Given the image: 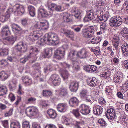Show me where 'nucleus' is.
I'll return each mask as SVG.
<instances>
[{
  "label": "nucleus",
  "instance_id": "obj_2",
  "mask_svg": "<svg viewBox=\"0 0 128 128\" xmlns=\"http://www.w3.org/2000/svg\"><path fill=\"white\" fill-rule=\"evenodd\" d=\"M122 22L125 24H128V17L122 19L119 16H113L110 20V24L112 26L116 28L121 25Z\"/></svg>",
  "mask_w": 128,
  "mask_h": 128
},
{
  "label": "nucleus",
  "instance_id": "obj_37",
  "mask_svg": "<svg viewBox=\"0 0 128 128\" xmlns=\"http://www.w3.org/2000/svg\"><path fill=\"white\" fill-rule=\"evenodd\" d=\"M54 70V65L52 64H50L46 67H45L44 68V72L46 73L48 70L52 71Z\"/></svg>",
  "mask_w": 128,
  "mask_h": 128
},
{
  "label": "nucleus",
  "instance_id": "obj_7",
  "mask_svg": "<svg viewBox=\"0 0 128 128\" xmlns=\"http://www.w3.org/2000/svg\"><path fill=\"white\" fill-rule=\"evenodd\" d=\"M17 50L21 53H24L27 51L28 46L26 44L22 42H18L15 46Z\"/></svg>",
  "mask_w": 128,
  "mask_h": 128
},
{
  "label": "nucleus",
  "instance_id": "obj_4",
  "mask_svg": "<svg viewBox=\"0 0 128 128\" xmlns=\"http://www.w3.org/2000/svg\"><path fill=\"white\" fill-rule=\"evenodd\" d=\"M14 11L16 15H21L25 12V8L23 6L20 4H16L13 7V8H10L6 11L8 12H11Z\"/></svg>",
  "mask_w": 128,
  "mask_h": 128
},
{
  "label": "nucleus",
  "instance_id": "obj_36",
  "mask_svg": "<svg viewBox=\"0 0 128 128\" xmlns=\"http://www.w3.org/2000/svg\"><path fill=\"white\" fill-rule=\"evenodd\" d=\"M64 15L63 19L64 21L66 22H70L72 21V19L70 18V14L66 12L63 13Z\"/></svg>",
  "mask_w": 128,
  "mask_h": 128
},
{
  "label": "nucleus",
  "instance_id": "obj_16",
  "mask_svg": "<svg viewBox=\"0 0 128 128\" xmlns=\"http://www.w3.org/2000/svg\"><path fill=\"white\" fill-rule=\"evenodd\" d=\"M67 104L66 103H59L56 106L57 109L58 111L61 112H66L67 110Z\"/></svg>",
  "mask_w": 128,
  "mask_h": 128
},
{
  "label": "nucleus",
  "instance_id": "obj_43",
  "mask_svg": "<svg viewBox=\"0 0 128 128\" xmlns=\"http://www.w3.org/2000/svg\"><path fill=\"white\" fill-rule=\"evenodd\" d=\"M88 94V91L86 89H82L80 92V96L82 98H85L87 96Z\"/></svg>",
  "mask_w": 128,
  "mask_h": 128
},
{
  "label": "nucleus",
  "instance_id": "obj_31",
  "mask_svg": "<svg viewBox=\"0 0 128 128\" xmlns=\"http://www.w3.org/2000/svg\"><path fill=\"white\" fill-rule=\"evenodd\" d=\"M123 78V75L121 73L118 74L114 78V81L115 82L120 83Z\"/></svg>",
  "mask_w": 128,
  "mask_h": 128
},
{
  "label": "nucleus",
  "instance_id": "obj_3",
  "mask_svg": "<svg viewBox=\"0 0 128 128\" xmlns=\"http://www.w3.org/2000/svg\"><path fill=\"white\" fill-rule=\"evenodd\" d=\"M38 52V49L35 47H30L29 54L27 56H24V58H21L20 60V62L24 64L30 58L32 57H35L34 58L36 59L37 57L36 56Z\"/></svg>",
  "mask_w": 128,
  "mask_h": 128
},
{
  "label": "nucleus",
  "instance_id": "obj_27",
  "mask_svg": "<svg viewBox=\"0 0 128 128\" xmlns=\"http://www.w3.org/2000/svg\"><path fill=\"white\" fill-rule=\"evenodd\" d=\"M59 94L61 96H66L68 94L67 88L65 87H62L60 89Z\"/></svg>",
  "mask_w": 128,
  "mask_h": 128
},
{
  "label": "nucleus",
  "instance_id": "obj_8",
  "mask_svg": "<svg viewBox=\"0 0 128 128\" xmlns=\"http://www.w3.org/2000/svg\"><path fill=\"white\" fill-rule=\"evenodd\" d=\"M50 79L54 86H58L61 82L60 78L59 76L56 74H52L50 76Z\"/></svg>",
  "mask_w": 128,
  "mask_h": 128
},
{
  "label": "nucleus",
  "instance_id": "obj_53",
  "mask_svg": "<svg viewBox=\"0 0 128 128\" xmlns=\"http://www.w3.org/2000/svg\"><path fill=\"white\" fill-rule=\"evenodd\" d=\"M8 62L7 61L4 60H2L0 61V64L2 67H4L8 64Z\"/></svg>",
  "mask_w": 128,
  "mask_h": 128
},
{
  "label": "nucleus",
  "instance_id": "obj_1",
  "mask_svg": "<svg viewBox=\"0 0 128 128\" xmlns=\"http://www.w3.org/2000/svg\"><path fill=\"white\" fill-rule=\"evenodd\" d=\"M44 43L50 45H56L59 43L58 36L54 33L46 34L43 38L40 39L39 44L41 46H43Z\"/></svg>",
  "mask_w": 128,
  "mask_h": 128
},
{
  "label": "nucleus",
  "instance_id": "obj_57",
  "mask_svg": "<svg viewBox=\"0 0 128 128\" xmlns=\"http://www.w3.org/2000/svg\"><path fill=\"white\" fill-rule=\"evenodd\" d=\"M13 111V109L10 108L8 112L5 114V116H10L12 114Z\"/></svg>",
  "mask_w": 128,
  "mask_h": 128
},
{
  "label": "nucleus",
  "instance_id": "obj_25",
  "mask_svg": "<svg viewBox=\"0 0 128 128\" xmlns=\"http://www.w3.org/2000/svg\"><path fill=\"white\" fill-rule=\"evenodd\" d=\"M12 31L14 32L20 34L22 32V29L20 27L16 24H13L12 25Z\"/></svg>",
  "mask_w": 128,
  "mask_h": 128
},
{
  "label": "nucleus",
  "instance_id": "obj_30",
  "mask_svg": "<svg viewBox=\"0 0 128 128\" xmlns=\"http://www.w3.org/2000/svg\"><path fill=\"white\" fill-rule=\"evenodd\" d=\"M39 14L43 17H46L48 15V12L44 8H42L39 9Z\"/></svg>",
  "mask_w": 128,
  "mask_h": 128
},
{
  "label": "nucleus",
  "instance_id": "obj_59",
  "mask_svg": "<svg viewBox=\"0 0 128 128\" xmlns=\"http://www.w3.org/2000/svg\"><path fill=\"white\" fill-rule=\"evenodd\" d=\"M122 34H125L128 33V29L126 27H124L122 29L121 31Z\"/></svg>",
  "mask_w": 128,
  "mask_h": 128
},
{
  "label": "nucleus",
  "instance_id": "obj_5",
  "mask_svg": "<svg viewBox=\"0 0 128 128\" xmlns=\"http://www.w3.org/2000/svg\"><path fill=\"white\" fill-rule=\"evenodd\" d=\"M94 27L93 26H88L86 29L83 30L82 34L84 37L92 38L94 36Z\"/></svg>",
  "mask_w": 128,
  "mask_h": 128
},
{
  "label": "nucleus",
  "instance_id": "obj_32",
  "mask_svg": "<svg viewBox=\"0 0 128 128\" xmlns=\"http://www.w3.org/2000/svg\"><path fill=\"white\" fill-rule=\"evenodd\" d=\"M52 50L49 48H47L45 49L44 52L45 54L42 55V57L44 58H46L48 56V57L50 56L52 54Z\"/></svg>",
  "mask_w": 128,
  "mask_h": 128
},
{
  "label": "nucleus",
  "instance_id": "obj_6",
  "mask_svg": "<svg viewBox=\"0 0 128 128\" xmlns=\"http://www.w3.org/2000/svg\"><path fill=\"white\" fill-rule=\"evenodd\" d=\"M41 32L40 31L34 32L33 33H31L29 34L28 39L32 42H34L42 36V35Z\"/></svg>",
  "mask_w": 128,
  "mask_h": 128
},
{
  "label": "nucleus",
  "instance_id": "obj_15",
  "mask_svg": "<svg viewBox=\"0 0 128 128\" xmlns=\"http://www.w3.org/2000/svg\"><path fill=\"white\" fill-rule=\"evenodd\" d=\"M79 87V83L76 81H73L71 82L69 85L70 90L73 92H76Z\"/></svg>",
  "mask_w": 128,
  "mask_h": 128
},
{
  "label": "nucleus",
  "instance_id": "obj_24",
  "mask_svg": "<svg viewBox=\"0 0 128 128\" xmlns=\"http://www.w3.org/2000/svg\"><path fill=\"white\" fill-rule=\"evenodd\" d=\"M22 79L25 85H30L32 83V81L31 79L29 78L27 76H23L22 78Z\"/></svg>",
  "mask_w": 128,
  "mask_h": 128
},
{
  "label": "nucleus",
  "instance_id": "obj_26",
  "mask_svg": "<svg viewBox=\"0 0 128 128\" xmlns=\"http://www.w3.org/2000/svg\"><path fill=\"white\" fill-rule=\"evenodd\" d=\"M47 24L46 22H40L37 24V28L40 30H45L46 28Z\"/></svg>",
  "mask_w": 128,
  "mask_h": 128
},
{
  "label": "nucleus",
  "instance_id": "obj_50",
  "mask_svg": "<svg viewBox=\"0 0 128 128\" xmlns=\"http://www.w3.org/2000/svg\"><path fill=\"white\" fill-rule=\"evenodd\" d=\"M41 106L42 107L45 108L49 106V104L47 101H42L40 103Z\"/></svg>",
  "mask_w": 128,
  "mask_h": 128
},
{
  "label": "nucleus",
  "instance_id": "obj_17",
  "mask_svg": "<svg viewBox=\"0 0 128 128\" xmlns=\"http://www.w3.org/2000/svg\"><path fill=\"white\" fill-rule=\"evenodd\" d=\"M55 57L58 59L63 58L64 55V51H62L60 49L56 50L54 52Z\"/></svg>",
  "mask_w": 128,
  "mask_h": 128
},
{
  "label": "nucleus",
  "instance_id": "obj_13",
  "mask_svg": "<svg viewBox=\"0 0 128 128\" xmlns=\"http://www.w3.org/2000/svg\"><path fill=\"white\" fill-rule=\"evenodd\" d=\"M79 110L82 114L85 115L88 114L90 112L89 107L84 104H82L80 107Z\"/></svg>",
  "mask_w": 128,
  "mask_h": 128
},
{
  "label": "nucleus",
  "instance_id": "obj_56",
  "mask_svg": "<svg viewBox=\"0 0 128 128\" xmlns=\"http://www.w3.org/2000/svg\"><path fill=\"white\" fill-rule=\"evenodd\" d=\"M106 24L105 23H103L100 25V30L101 31H102L103 32H104V30H105L106 28Z\"/></svg>",
  "mask_w": 128,
  "mask_h": 128
},
{
  "label": "nucleus",
  "instance_id": "obj_48",
  "mask_svg": "<svg viewBox=\"0 0 128 128\" xmlns=\"http://www.w3.org/2000/svg\"><path fill=\"white\" fill-rule=\"evenodd\" d=\"M76 51L75 50H72L70 51L69 55V58L70 59H73L75 57Z\"/></svg>",
  "mask_w": 128,
  "mask_h": 128
},
{
  "label": "nucleus",
  "instance_id": "obj_62",
  "mask_svg": "<svg viewBox=\"0 0 128 128\" xmlns=\"http://www.w3.org/2000/svg\"><path fill=\"white\" fill-rule=\"evenodd\" d=\"M123 6L124 8H126L127 12H128V1H125L123 4Z\"/></svg>",
  "mask_w": 128,
  "mask_h": 128
},
{
  "label": "nucleus",
  "instance_id": "obj_35",
  "mask_svg": "<svg viewBox=\"0 0 128 128\" xmlns=\"http://www.w3.org/2000/svg\"><path fill=\"white\" fill-rule=\"evenodd\" d=\"M8 91L6 86H0V96H2L6 94Z\"/></svg>",
  "mask_w": 128,
  "mask_h": 128
},
{
  "label": "nucleus",
  "instance_id": "obj_33",
  "mask_svg": "<svg viewBox=\"0 0 128 128\" xmlns=\"http://www.w3.org/2000/svg\"><path fill=\"white\" fill-rule=\"evenodd\" d=\"M28 10L30 16L32 17L35 16L36 14L35 9L34 7L31 6H30L28 8Z\"/></svg>",
  "mask_w": 128,
  "mask_h": 128
},
{
  "label": "nucleus",
  "instance_id": "obj_64",
  "mask_svg": "<svg viewBox=\"0 0 128 128\" xmlns=\"http://www.w3.org/2000/svg\"><path fill=\"white\" fill-rule=\"evenodd\" d=\"M32 128H40L39 125L36 123H33L32 124Z\"/></svg>",
  "mask_w": 128,
  "mask_h": 128
},
{
  "label": "nucleus",
  "instance_id": "obj_41",
  "mask_svg": "<svg viewBox=\"0 0 128 128\" xmlns=\"http://www.w3.org/2000/svg\"><path fill=\"white\" fill-rule=\"evenodd\" d=\"M121 89L122 92H125L128 90V80L122 85Z\"/></svg>",
  "mask_w": 128,
  "mask_h": 128
},
{
  "label": "nucleus",
  "instance_id": "obj_10",
  "mask_svg": "<svg viewBox=\"0 0 128 128\" xmlns=\"http://www.w3.org/2000/svg\"><path fill=\"white\" fill-rule=\"evenodd\" d=\"M71 12L74 14V16L76 19L79 21L81 18V11L78 8L76 7H74L71 10Z\"/></svg>",
  "mask_w": 128,
  "mask_h": 128
},
{
  "label": "nucleus",
  "instance_id": "obj_40",
  "mask_svg": "<svg viewBox=\"0 0 128 128\" xmlns=\"http://www.w3.org/2000/svg\"><path fill=\"white\" fill-rule=\"evenodd\" d=\"M8 50L6 48H0V56H5L7 55L8 54Z\"/></svg>",
  "mask_w": 128,
  "mask_h": 128
},
{
  "label": "nucleus",
  "instance_id": "obj_23",
  "mask_svg": "<svg viewBox=\"0 0 128 128\" xmlns=\"http://www.w3.org/2000/svg\"><path fill=\"white\" fill-rule=\"evenodd\" d=\"M121 48L123 55L125 56H128V44H123Z\"/></svg>",
  "mask_w": 128,
  "mask_h": 128
},
{
  "label": "nucleus",
  "instance_id": "obj_52",
  "mask_svg": "<svg viewBox=\"0 0 128 128\" xmlns=\"http://www.w3.org/2000/svg\"><path fill=\"white\" fill-rule=\"evenodd\" d=\"M85 99L86 101V102H89L91 104L92 102V98L91 96L90 95H87Z\"/></svg>",
  "mask_w": 128,
  "mask_h": 128
},
{
  "label": "nucleus",
  "instance_id": "obj_9",
  "mask_svg": "<svg viewBox=\"0 0 128 128\" xmlns=\"http://www.w3.org/2000/svg\"><path fill=\"white\" fill-rule=\"evenodd\" d=\"M38 112L37 109L34 106L29 107L26 110V113L28 115L35 116L37 114Z\"/></svg>",
  "mask_w": 128,
  "mask_h": 128
},
{
  "label": "nucleus",
  "instance_id": "obj_49",
  "mask_svg": "<svg viewBox=\"0 0 128 128\" xmlns=\"http://www.w3.org/2000/svg\"><path fill=\"white\" fill-rule=\"evenodd\" d=\"M33 68L35 70L40 71V67L39 64L36 63L32 66Z\"/></svg>",
  "mask_w": 128,
  "mask_h": 128
},
{
  "label": "nucleus",
  "instance_id": "obj_47",
  "mask_svg": "<svg viewBox=\"0 0 128 128\" xmlns=\"http://www.w3.org/2000/svg\"><path fill=\"white\" fill-rule=\"evenodd\" d=\"M72 68L75 70H78L80 69V66L78 62L76 61H73Z\"/></svg>",
  "mask_w": 128,
  "mask_h": 128
},
{
  "label": "nucleus",
  "instance_id": "obj_18",
  "mask_svg": "<svg viewBox=\"0 0 128 128\" xmlns=\"http://www.w3.org/2000/svg\"><path fill=\"white\" fill-rule=\"evenodd\" d=\"M79 102L78 99L76 97L72 98L69 101V104L70 106L74 107L78 106Z\"/></svg>",
  "mask_w": 128,
  "mask_h": 128
},
{
  "label": "nucleus",
  "instance_id": "obj_34",
  "mask_svg": "<svg viewBox=\"0 0 128 128\" xmlns=\"http://www.w3.org/2000/svg\"><path fill=\"white\" fill-rule=\"evenodd\" d=\"M8 77V75L4 71L0 72V79L2 81L6 80Z\"/></svg>",
  "mask_w": 128,
  "mask_h": 128
},
{
  "label": "nucleus",
  "instance_id": "obj_21",
  "mask_svg": "<svg viewBox=\"0 0 128 128\" xmlns=\"http://www.w3.org/2000/svg\"><path fill=\"white\" fill-rule=\"evenodd\" d=\"M113 45L116 50L118 49V46L120 42V39L118 36L117 35L114 36L113 38Z\"/></svg>",
  "mask_w": 128,
  "mask_h": 128
},
{
  "label": "nucleus",
  "instance_id": "obj_60",
  "mask_svg": "<svg viewBox=\"0 0 128 128\" xmlns=\"http://www.w3.org/2000/svg\"><path fill=\"white\" fill-rule=\"evenodd\" d=\"M6 4L4 3L0 4V9L4 10L6 8Z\"/></svg>",
  "mask_w": 128,
  "mask_h": 128
},
{
  "label": "nucleus",
  "instance_id": "obj_51",
  "mask_svg": "<svg viewBox=\"0 0 128 128\" xmlns=\"http://www.w3.org/2000/svg\"><path fill=\"white\" fill-rule=\"evenodd\" d=\"M23 128H30L29 122L27 121L24 122L22 124Z\"/></svg>",
  "mask_w": 128,
  "mask_h": 128
},
{
  "label": "nucleus",
  "instance_id": "obj_45",
  "mask_svg": "<svg viewBox=\"0 0 128 128\" xmlns=\"http://www.w3.org/2000/svg\"><path fill=\"white\" fill-rule=\"evenodd\" d=\"M11 128H20V124L18 122H13L10 124Z\"/></svg>",
  "mask_w": 128,
  "mask_h": 128
},
{
  "label": "nucleus",
  "instance_id": "obj_58",
  "mask_svg": "<svg viewBox=\"0 0 128 128\" xmlns=\"http://www.w3.org/2000/svg\"><path fill=\"white\" fill-rule=\"evenodd\" d=\"M8 97L12 102H13L15 99V97L14 95L12 93H10L8 95Z\"/></svg>",
  "mask_w": 128,
  "mask_h": 128
},
{
  "label": "nucleus",
  "instance_id": "obj_29",
  "mask_svg": "<svg viewBox=\"0 0 128 128\" xmlns=\"http://www.w3.org/2000/svg\"><path fill=\"white\" fill-rule=\"evenodd\" d=\"M60 72L61 76L64 80L68 78L69 74L67 70L61 68L60 70Z\"/></svg>",
  "mask_w": 128,
  "mask_h": 128
},
{
  "label": "nucleus",
  "instance_id": "obj_44",
  "mask_svg": "<svg viewBox=\"0 0 128 128\" xmlns=\"http://www.w3.org/2000/svg\"><path fill=\"white\" fill-rule=\"evenodd\" d=\"M16 36H12L8 37L6 38V40L10 43L13 44L16 40Z\"/></svg>",
  "mask_w": 128,
  "mask_h": 128
},
{
  "label": "nucleus",
  "instance_id": "obj_55",
  "mask_svg": "<svg viewBox=\"0 0 128 128\" xmlns=\"http://www.w3.org/2000/svg\"><path fill=\"white\" fill-rule=\"evenodd\" d=\"M72 112L74 114L76 117H78L80 116V114L78 110L75 109L73 110Z\"/></svg>",
  "mask_w": 128,
  "mask_h": 128
},
{
  "label": "nucleus",
  "instance_id": "obj_61",
  "mask_svg": "<svg viewBox=\"0 0 128 128\" xmlns=\"http://www.w3.org/2000/svg\"><path fill=\"white\" fill-rule=\"evenodd\" d=\"M36 100V99L34 98H30L28 100V103H32L34 102Z\"/></svg>",
  "mask_w": 128,
  "mask_h": 128
},
{
  "label": "nucleus",
  "instance_id": "obj_11",
  "mask_svg": "<svg viewBox=\"0 0 128 128\" xmlns=\"http://www.w3.org/2000/svg\"><path fill=\"white\" fill-rule=\"evenodd\" d=\"M88 52L85 49L83 48L78 52L76 56L82 58H86L88 56Z\"/></svg>",
  "mask_w": 128,
  "mask_h": 128
},
{
  "label": "nucleus",
  "instance_id": "obj_19",
  "mask_svg": "<svg viewBox=\"0 0 128 128\" xmlns=\"http://www.w3.org/2000/svg\"><path fill=\"white\" fill-rule=\"evenodd\" d=\"M86 82L88 85L92 87L95 86L98 84V82L97 79H93L92 78H88Z\"/></svg>",
  "mask_w": 128,
  "mask_h": 128
},
{
  "label": "nucleus",
  "instance_id": "obj_22",
  "mask_svg": "<svg viewBox=\"0 0 128 128\" xmlns=\"http://www.w3.org/2000/svg\"><path fill=\"white\" fill-rule=\"evenodd\" d=\"M102 108L101 106H97L94 108L93 112L96 115H100L102 114Z\"/></svg>",
  "mask_w": 128,
  "mask_h": 128
},
{
  "label": "nucleus",
  "instance_id": "obj_39",
  "mask_svg": "<svg viewBox=\"0 0 128 128\" xmlns=\"http://www.w3.org/2000/svg\"><path fill=\"white\" fill-rule=\"evenodd\" d=\"M51 8L57 11H62L61 6H60L56 4L52 3L51 4Z\"/></svg>",
  "mask_w": 128,
  "mask_h": 128
},
{
  "label": "nucleus",
  "instance_id": "obj_46",
  "mask_svg": "<svg viewBox=\"0 0 128 128\" xmlns=\"http://www.w3.org/2000/svg\"><path fill=\"white\" fill-rule=\"evenodd\" d=\"M65 35L68 37L71 38L72 40L74 38V32L70 30H67Z\"/></svg>",
  "mask_w": 128,
  "mask_h": 128
},
{
  "label": "nucleus",
  "instance_id": "obj_63",
  "mask_svg": "<svg viewBox=\"0 0 128 128\" xmlns=\"http://www.w3.org/2000/svg\"><path fill=\"white\" fill-rule=\"evenodd\" d=\"M62 66L64 67V68H66L69 69L70 67V65L66 63H64L62 64L61 65Z\"/></svg>",
  "mask_w": 128,
  "mask_h": 128
},
{
  "label": "nucleus",
  "instance_id": "obj_14",
  "mask_svg": "<svg viewBox=\"0 0 128 128\" xmlns=\"http://www.w3.org/2000/svg\"><path fill=\"white\" fill-rule=\"evenodd\" d=\"M107 118L110 120L114 119L116 116L115 111L114 109L110 108L108 110L106 114Z\"/></svg>",
  "mask_w": 128,
  "mask_h": 128
},
{
  "label": "nucleus",
  "instance_id": "obj_12",
  "mask_svg": "<svg viewBox=\"0 0 128 128\" xmlns=\"http://www.w3.org/2000/svg\"><path fill=\"white\" fill-rule=\"evenodd\" d=\"M94 16L93 10H88L87 11L86 14L83 20L85 22H89L93 19Z\"/></svg>",
  "mask_w": 128,
  "mask_h": 128
},
{
  "label": "nucleus",
  "instance_id": "obj_38",
  "mask_svg": "<svg viewBox=\"0 0 128 128\" xmlns=\"http://www.w3.org/2000/svg\"><path fill=\"white\" fill-rule=\"evenodd\" d=\"M91 40L90 42L92 44H96L99 43L101 40V38L100 37H97L95 38H93V36L91 38Z\"/></svg>",
  "mask_w": 128,
  "mask_h": 128
},
{
  "label": "nucleus",
  "instance_id": "obj_20",
  "mask_svg": "<svg viewBox=\"0 0 128 128\" xmlns=\"http://www.w3.org/2000/svg\"><path fill=\"white\" fill-rule=\"evenodd\" d=\"M1 33L3 36H7L10 34V32L8 25H6L3 27Z\"/></svg>",
  "mask_w": 128,
  "mask_h": 128
},
{
  "label": "nucleus",
  "instance_id": "obj_54",
  "mask_svg": "<svg viewBox=\"0 0 128 128\" xmlns=\"http://www.w3.org/2000/svg\"><path fill=\"white\" fill-rule=\"evenodd\" d=\"M98 123L100 125L102 126H105L106 124V122L102 119H100L98 120Z\"/></svg>",
  "mask_w": 128,
  "mask_h": 128
},
{
  "label": "nucleus",
  "instance_id": "obj_28",
  "mask_svg": "<svg viewBox=\"0 0 128 128\" xmlns=\"http://www.w3.org/2000/svg\"><path fill=\"white\" fill-rule=\"evenodd\" d=\"M47 113L51 118H54L56 116L57 114L56 112L53 109L48 110L47 111Z\"/></svg>",
  "mask_w": 128,
  "mask_h": 128
},
{
  "label": "nucleus",
  "instance_id": "obj_42",
  "mask_svg": "<svg viewBox=\"0 0 128 128\" xmlns=\"http://www.w3.org/2000/svg\"><path fill=\"white\" fill-rule=\"evenodd\" d=\"M42 94L44 96L48 97L52 96V93L50 90H44L42 91Z\"/></svg>",
  "mask_w": 128,
  "mask_h": 128
}]
</instances>
